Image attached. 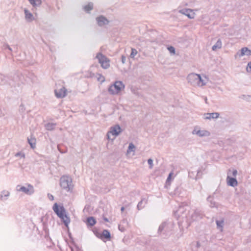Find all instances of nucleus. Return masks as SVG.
<instances>
[{"label":"nucleus","instance_id":"obj_23","mask_svg":"<svg viewBox=\"0 0 251 251\" xmlns=\"http://www.w3.org/2000/svg\"><path fill=\"white\" fill-rule=\"evenodd\" d=\"M24 12L25 19L27 21L31 22L33 20V16L32 13L26 9H25Z\"/></svg>","mask_w":251,"mask_h":251},{"label":"nucleus","instance_id":"obj_20","mask_svg":"<svg viewBox=\"0 0 251 251\" xmlns=\"http://www.w3.org/2000/svg\"><path fill=\"white\" fill-rule=\"evenodd\" d=\"M96 223V220L93 217H89L87 218L86 224L88 226H92Z\"/></svg>","mask_w":251,"mask_h":251},{"label":"nucleus","instance_id":"obj_21","mask_svg":"<svg viewBox=\"0 0 251 251\" xmlns=\"http://www.w3.org/2000/svg\"><path fill=\"white\" fill-rule=\"evenodd\" d=\"M241 53L239 54L240 56H242L245 55L249 56L251 55V50L247 47H244L240 50Z\"/></svg>","mask_w":251,"mask_h":251},{"label":"nucleus","instance_id":"obj_18","mask_svg":"<svg viewBox=\"0 0 251 251\" xmlns=\"http://www.w3.org/2000/svg\"><path fill=\"white\" fill-rule=\"evenodd\" d=\"M227 183L229 186L234 187L237 185L238 182L235 178L230 177L229 176H227L226 178Z\"/></svg>","mask_w":251,"mask_h":251},{"label":"nucleus","instance_id":"obj_46","mask_svg":"<svg viewBox=\"0 0 251 251\" xmlns=\"http://www.w3.org/2000/svg\"><path fill=\"white\" fill-rule=\"evenodd\" d=\"M103 220H104L105 222H109L108 219L107 218H106V217H104V218H103Z\"/></svg>","mask_w":251,"mask_h":251},{"label":"nucleus","instance_id":"obj_45","mask_svg":"<svg viewBox=\"0 0 251 251\" xmlns=\"http://www.w3.org/2000/svg\"><path fill=\"white\" fill-rule=\"evenodd\" d=\"M172 174H173L172 173H171L169 174V176H168V178L167 179V181H169L171 179V176H172Z\"/></svg>","mask_w":251,"mask_h":251},{"label":"nucleus","instance_id":"obj_36","mask_svg":"<svg viewBox=\"0 0 251 251\" xmlns=\"http://www.w3.org/2000/svg\"><path fill=\"white\" fill-rule=\"evenodd\" d=\"M168 50H169V51H170V53H173V54L175 53L176 50H175V49L174 47L170 46V47H168Z\"/></svg>","mask_w":251,"mask_h":251},{"label":"nucleus","instance_id":"obj_2","mask_svg":"<svg viewBox=\"0 0 251 251\" xmlns=\"http://www.w3.org/2000/svg\"><path fill=\"white\" fill-rule=\"evenodd\" d=\"M60 185L62 189L67 192L72 190L74 185L72 184V178L66 176H61L60 178Z\"/></svg>","mask_w":251,"mask_h":251},{"label":"nucleus","instance_id":"obj_42","mask_svg":"<svg viewBox=\"0 0 251 251\" xmlns=\"http://www.w3.org/2000/svg\"><path fill=\"white\" fill-rule=\"evenodd\" d=\"M121 59H122V63L124 64L126 62V56H124V55H122V57H121Z\"/></svg>","mask_w":251,"mask_h":251},{"label":"nucleus","instance_id":"obj_26","mask_svg":"<svg viewBox=\"0 0 251 251\" xmlns=\"http://www.w3.org/2000/svg\"><path fill=\"white\" fill-rule=\"evenodd\" d=\"M222 41L221 39H218L216 44L212 47V50L214 51L216 50L217 49H220L222 48Z\"/></svg>","mask_w":251,"mask_h":251},{"label":"nucleus","instance_id":"obj_14","mask_svg":"<svg viewBox=\"0 0 251 251\" xmlns=\"http://www.w3.org/2000/svg\"><path fill=\"white\" fill-rule=\"evenodd\" d=\"M66 89L65 87H63L58 90H55L54 91V92L55 95L57 98H62L66 96Z\"/></svg>","mask_w":251,"mask_h":251},{"label":"nucleus","instance_id":"obj_33","mask_svg":"<svg viewBox=\"0 0 251 251\" xmlns=\"http://www.w3.org/2000/svg\"><path fill=\"white\" fill-rule=\"evenodd\" d=\"M137 53H138V51L135 49L132 48L131 49V52L130 54V57L131 58H134L135 56L137 54Z\"/></svg>","mask_w":251,"mask_h":251},{"label":"nucleus","instance_id":"obj_10","mask_svg":"<svg viewBox=\"0 0 251 251\" xmlns=\"http://www.w3.org/2000/svg\"><path fill=\"white\" fill-rule=\"evenodd\" d=\"M96 21L98 25L100 26H102L104 25H108L109 23V20L102 15L97 17Z\"/></svg>","mask_w":251,"mask_h":251},{"label":"nucleus","instance_id":"obj_12","mask_svg":"<svg viewBox=\"0 0 251 251\" xmlns=\"http://www.w3.org/2000/svg\"><path fill=\"white\" fill-rule=\"evenodd\" d=\"M193 134H196L200 137L209 136L210 132L205 130H197L195 128L192 131Z\"/></svg>","mask_w":251,"mask_h":251},{"label":"nucleus","instance_id":"obj_17","mask_svg":"<svg viewBox=\"0 0 251 251\" xmlns=\"http://www.w3.org/2000/svg\"><path fill=\"white\" fill-rule=\"evenodd\" d=\"M204 119L210 120L211 119H217L219 117V113L218 112H213L211 113H205L204 114Z\"/></svg>","mask_w":251,"mask_h":251},{"label":"nucleus","instance_id":"obj_41","mask_svg":"<svg viewBox=\"0 0 251 251\" xmlns=\"http://www.w3.org/2000/svg\"><path fill=\"white\" fill-rule=\"evenodd\" d=\"M48 197L50 201H53L54 200V197L50 194L49 193L48 194Z\"/></svg>","mask_w":251,"mask_h":251},{"label":"nucleus","instance_id":"obj_11","mask_svg":"<svg viewBox=\"0 0 251 251\" xmlns=\"http://www.w3.org/2000/svg\"><path fill=\"white\" fill-rule=\"evenodd\" d=\"M202 214L201 213V211L199 210H195L192 212V213L190 215V221L189 222H191V221L197 220L199 219H201L202 218Z\"/></svg>","mask_w":251,"mask_h":251},{"label":"nucleus","instance_id":"obj_32","mask_svg":"<svg viewBox=\"0 0 251 251\" xmlns=\"http://www.w3.org/2000/svg\"><path fill=\"white\" fill-rule=\"evenodd\" d=\"M9 192L8 191H2L1 192V194H0V198L1 200H3L4 199L3 198L4 197H8L9 196Z\"/></svg>","mask_w":251,"mask_h":251},{"label":"nucleus","instance_id":"obj_8","mask_svg":"<svg viewBox=\"0 0 251 251\" xmlns=\"http://www.w3.org/2000/svg\"><path fill=\"white\" fill-rule=\"evenodd\" d=\"M198 74L195 73L190 74L187 76V80L189 83L193 86H196L198 83Z\"/></svg>","mask_w":251,"mask_h":251},{"label":"nucleus","instance_id":"obj_6","mask_svg":"<svg viewBox=\"0 0 251 251\" xmlns=\"http://www.w3.org/2000/svg\"><path fill=\"white\" fill-rule=\"evenodd\" d=\"M17 191L22 192L28 195H31L34 192V189L33 186L29 184L27 185V187L18 185L17 186Z\"/></svg>","mask_w":251,"mask_h":251},{"label":"nucleus","instance_id":"obj_50","mask_svg":"<svg viewBox=\"0 0 251 251\" xmlns=\"http://www.w3.org/2000/svg\"><path fill=\"white\" fill-rule=\"evenodd\" d=\"M205 101L206 102L207 101V99L206 98L205 100Z\"/></svg>","mask_w":251,"mask_h":251},{"label":"nucleus","instance_id":"obj_44","mask_svg":"<svg viewBox=\"0 0 251 251\" xmlns=\"http://www.w3.org/2000/svg\"><path fill=\"white\" fill-rule=\"evenodd\" d=\"M4 115V113L2 111V110L0 108V117L3 116Z\"/></svg>","mask_w":251,"mask_h":251},{"label":"nucleus","instance_id":"obj_3","mask_svg":"<svg viewBox=\"0 0 251 251\" xmlns=\"http://www.w3.org/2000/svg\"><path fill=\"white\" fill-rule=\"evenodd\" d=\"M124 88L125 85L122 81H116L109 87L108 92L111 94L115 95L120 92Z\"/></svg>","mask_w":251,"mask_h":251},{"label":"nucleus","instance_id":"obj_34","mask_svg":"<svg viewBox=\"0 0 251 251\" xmlns=\"http://www.w3.org/2000/svg\"><path fill=\"white\" fill-rule=\"evenodd\" d=\"M135 149V146L134 145V144L132 143H130L129 144L128 149H127V152H130L132 151H134L133 149Z\"/></svg>","mask_w":251,"mask_h":251},{"label":"nucleus","instance_id":"obj_25","mask_svg":"<svg viewBox=\"0 0 251 251\" xmlns=\"http://www.w3.org/2000/svg\"><path fill=\"white\" fill-rule=\"evenodd\" d=\"M56 126L55 123H48L45 125V127L48 130L52 131L54 129Z\"/></svg>","mask_w":251,"mask_h":251},{"label":"nucleus","instance_id":"obj_47","mask_svg":"<svg viewBox=\"0 0 251 251\" xmlns=\"http://www.w3.org/2000/svg\"><path fill=\"white\" fill-rule=\"evenodd\" d=\"M125 210V207L124 206H122L121 208V210L122 212H123Z\"/></svg>","mask_w":251,"mask_h":251},{"label":"nucleus","instance_id":"obj_7","mask_svg":"<svg viewBox=\"0 0 251 251\" xmlns=\"http://www.w3.org/2000/svg\"><path fill=\"white\" fill-rule=\"evenodd\" d=\"M122 132V129L119 125H117L112 126L110 128V130L107 133L108 138L110 139L109 134H111L114 136L112 139H114L115 137L117 136Z\"/></svg>","mask_w":251,"mask_h":251},{"label":"nucleus","instance_id":"obj_5","mask_svg":"<svg viewBox=\"0 0 251 251\" xmlns=\"http://www.w3.org/2000/svg\"><path fill=\"white\" fill-rule=\"evenodd\" d=\"M171 230L169 224L167 222H164L159 226L157 233L159 235H168Z\"/></svg>","mask_w":251,"mask_h":251},{"label":"nucleus","instance_id":"obj_15","mask_svg":"<svg viewBox=\"0 0 251 251\" xmlns=\"http://www.w3.org/2000/svg\"><path fill=\"white\" fill-rule=\"evenodd\" d=\"M98 237L103 241L104 239H106L107 240H110L111 239L110 233L107 229H104L102 233Z\"/></svg>","mask_w":251,"mask_h":251},{"label":"nucleus","instance_id":"obj_22","mask_svg":"<svg viewBox=\"0 0 251 251\" xmlns=\"http://www.w3.org/2000/svg\"><path fill=\"white\" fill-rule=\"evenodd\" d=\"M147 200L145 198H143L141 200V201H140L137 206V209L140 210L142 209H143L146 205V204L147 203Z\"/></svg>","mask_w":251,"mask_h":251},{"label":"nucleus","instance_id":"obj_38","mask_svg":"<svg viewBox=\"0 0 251 251\" xmlns=\"http://www.w3.org/2000/svg\"><path fill=\"white\" fill-rule=\"evenodd\" d=\"M201 170H199L197 171V176H196V179H199L201 177Z\"/></svg>","mask_w":251,"mask_h":251},{"label":"nucleus","instance_id":"obj_31","mask_svg":"<svg viewBox=\"0 0 251 251\" xmlns=\"http://www.w3.org/2000/svg\"><path fill=\"white\" fill-rule=\"evenodd\" d=\"M198 83L196 86H202L205 84L204 82V80L202 79L201 76L198 75Z\"/></svg>","mask_w":251,"mask_h":251},{"label":"nucleus","instance_id":"obj_24","mask_svg":"<svg viewBox=\"0 0 251 251\" xmlns=\"http://www.w3.org/2000/svg\"><path fill=\"white\" fill-rule=\"evenodd\" d=\"M207 201L209 202V206L210 207H217V203L215 201H213V197L209 196L207 198Z\"/></svg>","mask_w":251,"mask_h":251},{"label":"nucleus","instance_id":"obj_27","mask_svg":"<svg viewBox=\"0 0 251 251\" xmlns=\"http://www.w3.org/2000/svg\"><path fill=\"white\" fill-rule=\"evenodd\" d=\"M216 223L217 225V227L221 231L223 230V226L224 225V220L223 219L221 220H216Z\"/></svg>","mask_w":251,"mask_h":251},{"label":"nucleus","instance_id":"obj_13","mask_svg":"<svg viewBox=\"0 0 251 251\" xmlns=\"http://www.w3.org/2000/svg\"><path fill=\"white\" fill-rule=\"evenodd\" d=\"M179 12L187 16L190 19H193L195 17V13L190 9H183L180 10Z\"/></svg>","mask_w":251,"mask_h":251},{"label":"nucleus","instance_id":"obj_28","mask_svg":"<svg viewBox=\"0 0 251 251\" xmlns=\"http://www.w3.org/2000/svg\"><path fill=\"white\" fill-rule=\"evenodd\" d=\"M93 8V3L89 2L88 4L83 7L84 10L87 13H89Z\"/></svg>","mask_w":251,"mask_h":251},{"label":"nucleus","instance_id":"obj_39","mask_svg":"<svg viewBox=\"0 0 251 251\" xmlns=\"http://www.w3.org/2000/svg\"><path fill=\"white\" fill-rule=\"evenodd\" d=\"M246 70L249 72L251 71V62L248 63Z\"/></svg>","mask_w":251,"mask_h":251},{"label":"nucleus","instance_id":"obj_37","mask_svg":"<svg viewBox=\"0 0 251 251\" xmlns=\"http://www.w3.org/2000/svg\"><path fill=\"white\" fill-rule=\"evenodd\" d=\"M148 163L149 165V168L150 169H152V167H153V160L151 158H149L148 160Z\"/></svg>","mask_w":251,"mask_h":251},{"label":"nucleus","instance_id":"obj_48","mask_svg":"<svg viewBox=\"0 0 251 251\" xmlns=\"http://www.w3.org/2000/svg\"><path fill=\"white\" fill-rule=\"evenodd\" d=\"M200 243L199 242H198L197 243V247L198 248H199V247H200Z\"/></svg>","mask_w":251,"mask_h":251},{"label":"nucleus","instance_id":"obj_40","mask_svg":"<svg viewBox=\"0 0 251 251\" xmlns=\"http://www.w3.org/2000/svg\"><path fill=\"white\" fill-rule=\"evenodd\" d=\"M4 49H7L10 51H12V49L10 48V47L8 44H4L3 45Z\"/></svg>","mask_w":251,"mask_h":251},{"label":"nucleus","instance_id":"obj_9","mask_svg":"<svg viewBox=\"0 0 251 251\" xmlns=\"http://www.w3.org/2000/svg\"><path fill=\"white\" fill-rule=\"evenodd\" d=\"M52 208L54 212L59 217L61 216L62 217V214H63L65 213V210L64 207L61 206L59 207L57 203L54 204Z\"/></svg>","mask_w":251,"mask_h":251},{"label":"nucleus","instance_id":"obj_43","mask_svg":"<svg viewBox=\"0 0 251 251\" xmlns=\"http://www.w3.org/2000/svg\"><path fill=\"white\" fill-rule=\"evenodd\" d=\"M237 174V171L236 170L233 169L232 171V176L234 177L236 176Z\"/></svg>","mask_w":251,"mask_h":251},{"label":"nucleus","instance_id":"obj_49","mask_svg":"<svg viewBox=\"0 0 251 251\" xmlns=\"http://www.w3.org/2000/svg\"><path fill=\"white\" fill-rule=\"evenodd\" d=\"M71 251H74V250H73V248L71 247Z\"/></svg>","mask_w":251,"mask_h":251},{"label":"nucleus","instance_id":"obj_29","mask_svg":"<svg viewBox=\"0 0 251 251\" xmlns=\"http://www.w3.org/2000/svg\"><path fill=\"white\" fill-rule=\"evenodd\" d=\"M28 142L32 149H34L36 147V139L34 138L27 139Z\"/></svg>","mask_w":251,"mask_h":251},{"label":"nucleus","instance_id":"obj_30","mask_svg":"<svg viewBox=\"0 0 251 251\" xmlns=\"http://www.w3.org/2000/svg\"><path fill=\"white\" fill-rule=\"evenodd\" d=\"M29 3L33 6H39L42 3L41 0H28Z\"/></svg>","mask_w":251,"mask_h":251},{"label":"nucleus","instance_id":"obj_4","mask_svg":"<svg viewBox=\"0 0 251 251\" xmlns=\"http://www.w3.org/2000/svg\"><path fill=\"white\" fill-rule=\"evenodd\" d=\"M96 58L98 59L99 62L102 68L106 69L109 67L110 60L106 56L100 52H99L97 53Z\"/></svg>","mask_w":251,"mask_h":251},{"label":"nucleus","instance_id":"obj_1","mask_svg":"<svg viewBox=\"0 0 251 251\" xmlns=\"http://www.w3.org/2000/svg\"><path fill=\"white\" fill-rule=\"evenodd\" d=\"M190 208L188 205H180L178 209L175 211L174 216L177 220L180 219L182 222L185 220L186 222H189L190 221Z\"/></svg>","mask_w":251,"mask_h":251},{"label":"nucleus","instance_id":"obj_35","mask_svg":"<svg viewBox=\"0 0 251 251\" xmlns=\"http://www.w3.org/2000/svg\"><path fill=\"white\" fill-rule=\"evenodd\" d=\"M15 156L16 157H20L21 158H25V154L24 152L20 151L17 153H16L15 154Z\"/></svg>","mask_w":251,"mask_h":251},{"label":"nucleus","instance_id":"obj_16","mask_svg":"<svg viewBox=\"0 0 251 251\" xmlns=\"http://www.w3.org/2000/svg\"><path fill=\"white\" fill-rule=\"evenodd\" d=\"M128 225V222L126 219H125L122 220L118 225V229L121 232H125L126 230V227Z\"/></svg>","mask_w":251,"mask_h":251},{"label":"nucleus","instance_id":"obj_19","mask_svg":"<svg viewBox=\"0 0 251 251\" xmlns=\"http://www.w3.org/2000/svg\"><path fill=\"white\" fill-rule=\"evenodd\" d=\"M59 218L61 219L62 222L64 224L65 226L68 227V225L70 222V219L69 217L67 216V215L64 213L62 214V217H59Z\"/></svg>","mask_w":251,"mask_h":251}]
</instances>
